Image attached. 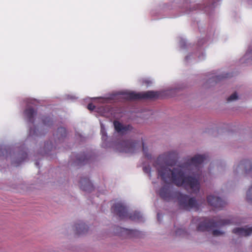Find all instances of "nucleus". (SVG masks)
<instances>
[{
    "label": "nucleus",
    "mask_w": 252,
    "mask_h": 252,
    "mask_svg": "<svg viewBox=\"0 0 252 252\" xmlns=\"http://www.w3.org/2000/svg\"><path fill=\"white\" fill-rule=\"evenodd\" d=\"M66 130L64 127H59L58 128L56 135H54V138L56 142H61L66 136Z\"/></svg>",
    "instance_id": "obj_13"
},
{
    "label": "nucleus",
    "mask_w": 252,
    "mask_h": 252,
    "mask_svg": "<svg viewBox=\"0 0 252 252\" xmlns=\"http://www.w3.org/2000/svg\"><path fill=\"white\" fill-rule=\"evenodd\" d=\"M101 133L102 134V138H104V137L105 136H106V132H105L104 129L102 128V127H101Z\"/></svg>",
    "instance_id": "obj_25"
},
{
    "label": "nucleus",
    "mask_w": 252,
    "mask_h": 252,
    "mask_svg": "<svg viewBox=\"0 0 252 252\" xmlns=\"http://www.w3.org/2000/svg\"><path fill=\"white\" fill-rule=\"evenodd\" d=\"M122 94L124 98L128 100L157 99L159 98L160 96L159 92L153 91L138 93L132 91H127L123 93Z\"/></svg>",
    "instance_id": "obj_3"
},
{
    "label": "nucleus",
    "mask_w": 252,
    "mask_h": 252,
    "mask_svg": "<svg viewBox=\"0 0 252 252\" xmlns=\"http://www.w3.org/2000/svg\"><path fill=\"white\" fill-rule=\"evenodd\" d=\"M159 214L158 213V215H157V217H158V219L159 220Z\"/></svg>",
    "instance_id": "obj_31"
},
{
    "label": "nucleus",
    "mask_w": 252,
    "mask_h": 252,
    "mask_svg": "<svg viewBox=\"0 0 252 252\" xmlns=\"http://www.w3.org/2000/svg\"><path fill=\"white\" fill-rule=\"evenodd\" d=\"M237 97H238V96H237V94L236 93H234L233 94H232L229 97H228L227 101H230L236 100V99H237Z\"/></svg>",
    "instance_id": "obj_20"
},
{
    "label": "nucleus",
    "mask_w": 252,
    "mask_h": 252,
    "mask_svg": "<svg viewBox=\"0 0 252 252\" xmlns=\"http://www.w3.org/2000/svg\"><path fill=\"white\" fill-rule=\"evenodd\" d=\"M114 128L116 131L121 134H124L127 131L131 130L132 127L131 125H128L124 126L119 121H115L114 122Z\"/></svg>",
    "instance_id": "obj_9"
},
{
    "label": "nucleus",
    "mask_w": 252,
    "mask_h": 252,
    "mask_svg": "<svg viewBox=\"0 0 252 252\" xmlns=\"http://www.w3.org/2000/svg\"><path fill=\"white\" fill-rule=\"evenodd\" d=\"M53 148H55L51 142H47L44 145L45 154H48V152L52 151Z\"/></svg>",
    "instance_id": "obj_16"
},
{
    "label": "nucleus",
    "mask_w": 252,
    "mask_h": 252,
    "mask_svg": "<svg viewBox=\"0 0 252 252\" xmlns=\"http://www.w3.org/2000/svg\"><path fill=\"white\" fill-rule=\"evenodd\" d=\"M174 164H175V162H174V163H167V165H169V166H172V165H173Z\"/></svg>",
    "instance_id": "obj_28"
},
{
    "label": "nucleus",
    "mask_w": 252,
    "mask_h": 252,
    "mask_svg": "<svg viewBox=\"0 0 252 252\" xmlns=\"http://www.w3.org/2000/svg\"><path fill=\"white\" fill-rule=\"evenodd\" d=\"M223 232L219 230H214L213 231V235L214 236H219L222 234Z\"/></svg>",
    "instance_id": "obj_22"
},
{
    "label": "nucleus",
    "mask_w": 252,
    "mask_h": 252,
    "mask_svg": "<svg viewBox=\"0 0 252 252\" xmlns=\"http://www.w3.org/2000/svg\"><path fill=\"white\" fill-rule=\"evenodd\" d=\"M80 188L85 191L91 192L94 190V186L90 180L87 178H82L80 181Z\"/></svg>",
    "instance_id": "obj_10"
},
{
    "label": "nucleus",
    "mask_w": 252,
    "mask_h": 252,
    "mask_svg": "<svg viewBox=\"0 0 252 252\" xmlns=\"http://www.w3.org/2000/svg\"><path fill=\"white\" fill-rule=\"evenodd\" d=\"M206 157L205 155H197L191 158L188 160L187 164L188 166H194L198 167V165L203 163L206 159Z\"/></svg>",
    "instance_id": "obj_7"
},
{
    "label": "nucleus",
    "mask_w": 252,
    "mask_h": 252,
    "mask_svg": "<svg viewBox=\"0 0 252 252\" xmlns=\"http://www.w3.org/2000/svg\"><path fill=\"white\" fill-rule=\"evenodd\" d=\"M232 232L239 236H248L252 233V227L247 228L238 227L233 229Z\"/></svg>",
    "instance_id": "obj_12"
},
{
    "label": "nucleus",
    "mask_w": 252,
    "mask_h": 252,
    "mask_svg": "<svg viewBox=\"0 0 252 252\" xmlns=\"http://www.w3.org/2000/svg\"><path fill=\"white\" fill-rule=\"evenodd\" d=\"M25 116L29 122L33 124L34 122V117L37 114V110L32 107H28L24 112Z\"/></svg>",
    "instance_id": "obj_11"
},
{
    "label": "nucleus",
    "mask_w": 252,
    "mask_h": 252,
    "mask_svg": "<svg viewBox=\"0 0 252 252\" xmlns=\"http://www.w3.org/2000/svg\"><path fill=\"white\" fill-rule=\"evenodd\" d=\"M116 233L120 236L126 238H131L137 233V231L134 230L128 229L125 228L117 226Z\"/></svg>",
    "instance_id": "obj_8"
},
{
    "label": "nucleus",
    "mask_w": 252,
    "mask_h": 252,
    "mask_svg": "<svg viewBox=\"0 0 252 252\" xmlns=\"http://www.w3.org/2000/svg\"><path fill=\"white\" fill-rule=\"evenodd\" d=\"M247 199L252 203V186L249 189L247 192Z\"/></svg>",
    "instance_id": "obj_18"
},
{
    "label": "nucleus",
    "mask_w": 252,
    "mask_h": 252,
    "mask_svg": "<svg viewBox=\"0 0 252 252\" xmlns=\"http://www.w3.org/2000/svg\"><path fill=\"white\" fill-rule=\"evenodd\" d=\"M145 83H147V84L151 83V81H145Z\"/></svg>",
    "instance_id": "obj_29"
},
{
    "label": "nucleus",
    "mask_w": 252,
    "mask_h": 252,
    "mask_svg": "<svg viewBox=\"0 0 252 252\" xmlns=\"http://www.w3.org/2000/svg\"><path fill=\"white\" fill-rule=\"evenodd\" d=\"M90 160V158L85 153L77 156L76 163L78 165H82L87 163Z\"/></svg>",
    "instance_id": "obj_14"
},
{
    "label": "nucleus",
    "mask_w": 252,
    "mask_h": 252,
    "mask_svg": "<svg viewBox=\"0 0 252 252\" xmlns=\"http://www.w3.org/2000/svg\"><path fill=\"white\" fill-rule=\"evenodd\" d=\"M42 121L45 125L50 126L52 123L51 119L48 117L43 118Z\"/></svg>",
    "instance_id": "obj_19"
},
{
    "label": "nucleus",
    "mask_w": 252,
    "mask_h": 252,
    "mask_svg": "<svg viewBox=\"0 0 252 252\" xmlns=\"http://www.w3.org/2000/svg\"><path fill=\"white\" fill-rule=\"evenodd\" d=\"M28 157V155L26 153H24L22 154L21 159L18 162V164L16 165V166L18 165L20 163L24 161Z\"/></svg>",
    "instance_id": "obj_21"
},
{
    "label": "nucleus",
    "mask_w": 252,
    "mask_h": 252,
    "mask_svg": "<svg viewBox=\"0 0 252 252\" xmlns=\"http://www.w3.org/2000/svg\"><path fill=\"white\" fill-rule=\"evenodd\" d=\"M241 165H243L245 166V168L246 169V172H248V167H249V169L251 170L252 169V164L250 161L248 160H246L244 161H242L241 163Z\"/></svg>",
    "instance_id": "obj_17"
},
{
    "label": "nucleus",
    "mask_w": 252,
    "mask_h": 252,
    "mask_svg": "<svg viewBox=\"0 0 252 252\" xmlns=\"http://www.w3.org/2000/svg\"><path fill=\"white\" fill-rule=\"evenodd\" d=\"M157 170L158 176L165 183L159 191V195L162 199L170 201L175 197L177 198L180 207L184 210L189 211L192 209H199V205L194 197H189V195L178 191L174 192L169 183L172 182L179 187L184 186L186 189H189L193 192H196L200 189L199 182L197 179L192 176H186L181 168H174L171 170L166 166L161 165L157 168Z\"/></svg>",
    "instance_id": "obj_1"
},
{
    "label": "nucleus",
    "mask_w": 252,
    "mask_h": 252,
    "mask_svg": "<svg viewBox=\"0 0 252 252\" xmlns=\"http://www.w3.org/2000/svg\"><path fill=\"white\" fill-rule=\"evenodd\" d=\"M233 221L231 222L229 220H220L217 221H215L213 220H205L198 225L197 229L200 231H209L212 228L233 223Z\"/></svg>",
    "instance_id": "obj_4"
},
{
    "label": "nucleus",
    "mask_w": 252,
    "mask_h": 252,
    "mask_svg": "<svg viewBox=\"0 0 252 252\" xmlns=\"http://www.w3.org/2000/svg\"><path fill=\"white\" fill-rule=\"evenodd\" d=\"M87 108L90 110H93L95 108V106L92 103L88 104Z\"/></svg>",
    "instance_id": "obj_24"
},
{
    "label": "nucleus",
    "mask_w": 252,
    "mask_h": 252,
    "mask_svg": "<svg viewBox=\"0 0 252 252\" xmlns=\"http://www.w3.org/2000/svg\"><path fill=\"white\" fill-rule=\"evenodd\" d=\"M76 233L81 234L85 233L88 231V227L85 223L81 222L75 224Z\"/></svg>",
    "instance_id": "obj_15"
},
{
    "label": "nucleus",
    "mask_w": 252,
    "mask_h": 252,
    "mask_svg": "<svg viewBox=\"0 0 252 252\" xmlns=\"http://www.w3.org/2000/svg\"><path fill=\"white\" fill-rule=\"evenodd\" d=\"M141 147V143L139 142L127 140L123 141L119 144V148L121 151L127 153H133Z\"/></svg>",
    "instance_id": "obj_5"
},
{
    "label": "nucleus",
    "mask_w": 252,
    "mask_h": 252,
    "mask_svg": "<svg viewBox=\"0 0 252 252\" xmlns=\"http://www.w3.org/2000/svg\"><path fill=\"white\" fill-rule=\"evenodd\" d=\"M112 211L115 214L118 216L121 219L128 217L132 220H142V217L140 212L135 211L128 214L126 207L120 202L114 204L112 207Z\"/></svg>",
    "instance_id": "obj_2"
},
{
    "label": "nucleus",
    "mask_w": 252,
    "mask_h": 252,
    "mask_svg": "<svg viewBox=\"0 0 252 252\" xmlns=\"http://www.w3.org/2000/svg\"><path fill=\"white\" fill-rule=\"evenodd\" d=\"M162 158V157L159 156V157L158 158V159H157V163H157V164H158V162H160V161H161V160Z\"/></svg>",
    "instance_id": "obj_27"
},
{
    "label": "nucleus",
    "mask_w": 252,
    "mask_h": 252,
    "mask_svg": "<svg viewBox=\"0 0 252 252\" xmlns=\"http://www.w3.org/2000/svg\"><path fill=\"white\" fill-rule=\"evenodd\" d=\"M30 133H32V129H31V130H30Z\"/></svg>",
    "instance_id": "obj_32"
},
{
    "label": "nucleus",
    "mask_w": 252,
    "mask_h": 252,
    "mask_svg": "<svg viewBox=\"0 0 252 252\" xmlns=\"http://www.w3.org/2000/svg\"><path fill=\"white\" fill-rule=\"evenodd\" d=\"M142 150H143V152L144 153V154H145V156L146 157H147V158H149V156L146 154V151H147V148L145 147L144 146V143L143 142H142Z\"/></svg>",
    "instance_id": "obj_23"
},
{
    "label": "nucleus",
    "mask_w": 252,
    "mask_h": 252,
    "mask_svg": "<svg viewBox=\"0 0 252 252\" xmlns=\"http://www.w3.org/2000/svg\"><path fill=\"white\" fill-rule=\"evenodd\" d=\"M207 199L210 206L218 209H221L226 204V202L224 200L214 195H209Z\"/></svg>",
    "instance_id": "obj_6"
},
{
    "label": "nucleus",
    "mask_w": 252,
    "mask_h": 252,
    "mask_svg": "<svg viewBox=\"0 0 252 252\" xmlns=\"http://www.w3.org/2000/svg\"><path fill=\"white\" fill-rule=\"evenodd\" d=\"M227 76L226 75H225V76H217L216 77V79H220L221 78H226L227 77Z\"/></svg>",
    "instance_id": "obj_26"
},
{
    "label": "nucleus",
    "mask_w": 252,
    "mask_h": 252,
    "mask_svg": "<svg viewBox=\"0 0 252 252\" xmlns=\"http://www.w3.org/2000/svg\"><path fill=\"white\" fill-rule=\"evenodd\" d=\"M35 165H36V166H37V167H38V165H39V163H38V162H35Z\"/></svg>",
    "instance_id": "obj_30"
}]
</instances>
